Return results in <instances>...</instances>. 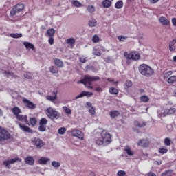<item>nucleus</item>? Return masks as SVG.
<instances>
[{
  "instance_id": "nucleus-45",
  "label": "nucleus",
  "mask_w": 176,
  "mask_h": 176,
  "mask_svg": "<svg viewBox=\"0 0 176 176\" xmlns=\"http://www.w3.org/2000/svg\"><path fill=\"white\" fill-rule=\"evenodd\" d=\"M50 72L52 74H57L58 72V69H57V68H56V67H54V66H51L50 67Z\"/></svg>"
},
{
  "instance_id": "nucleus-20",
  "label": "nucleus",
  "mask_w": 176,
  "mask_h": 176,
  "mask_svg": "<svg viewBox=\"0 0 176 176\" xmlns=\"http://www.w3.org/2000/svg\"><path fill=\"white\" fill-rule=\"evenodd\" d=\"M57 93L58 91H55L52 93V94H54V96H46V98L47 100H48V101H52V102L54 101H56V100H57Z\"/></svg>"
},
{
  "instance_id": "nucleus-55",
  "label": "nucleus",
  "mask_w": 176,
  "mask_h": 176,
  "mask_svg": "<svg viewBox=\"0 0 176 176\" xmlns=\"http://www.w3.org/2000/svg\"><path fill=\"white\" fill-rule=\"evenodd\" d=\"M79 61H80V63H82L83 64H85V63H86L87 61V60L86 59V58L85 56H81L79 58Z\"/></svg>"
},
{
  "instance_id": "nucleus-35",
  "label": "nucleus",
  "mask_w": 176,
  "mask_h": 176,
  "mask_svg": "<svg viewBox=\"0 0 176 176\" xmlns=\"http://www.w3.org/2000/svg\"><path fill=\"white\" fill-rule=\"evenodd\" d=\"M158 152L159 153H161V155H164V153H167V152H168V149H167L166 147H160Z\"/></svg>"
},
{
  "instance_id": "nucleus-39",
  "label": "nucleus",
  "mask_w": 176,
  "mask_h": 176,
  "mask_svg": "<svg viewBox=\"0 0 176 176\" xmlns=\"http://www.w3.org/2000/svg\"><path fill=\"white\" fill-rule=\"evenodd\" d=\"M175 82H176V76H172L169 77L167 80V82L170 84L174 83Z\"/></svg>"
},
{
  "instance_id": "nucleus-43",
  "label": "nucleus",
  "mask_w": 176,
  "mask_h": 176,
  "mask_svg": "<svg viewBox=\"0 0 176 176\" xmlns=\"http://www.w3.org/2000/svg\"><path fill=\"white\" fill-rule=\"evenodd\" d=\"M63 111L67 113V115H71L72 113V111H71V109L67 107L66 106L63 107Z\"/></svg>"
},
{
  "instance_id": "nucleus-18",
  "label": "nucleus",
  "mask_w": 176,
  "mask_h": 176,
  "mask_svg": "<svg viewBox=\"0 0 176 176\" xmlns=\"http://www.w3.org/2000/svg\"><path fill=\"white\" fill-rule=\"evenodd\" d=\"M102 6L103 8L108 9L111 8V6H112V1H111L110 0H104L102 2Z\"/></svg>"
},
{
  "instance_id": "nucleus-44",
  "label": "nucleus",
  "mask_w": 176,
  "mask_h": 176,
  "mask_svg": "<svg viewBox=\"0 0 176 176\" xmlns=\"http://www.w3.org/2000/svg\"><path fill=\"white\" fill-rule=\"evenodd\" d=\"M67 131V129L65 127H61L58 129V133L60 135H63L65 134V132Z\"/></svg>"
},
{
  "instance_id": "nucleus-5",
  "label": "nucleus",
  "mask_w": 176,
  "mask_h": 176,
  "mask_svg": "<svg viewBox=\"0 0 176 176\" xmlns=\"http://www.w3.org/2000/svg\"><path fill=\"white\" fill-rule=\"evenodd\" d=\"M25 8V6L23 3H19L15 5L10 10V16L13 17V16H16L17 13H21Z\"/></svg>"
},
{
  "instance_id": "nucleus-21",
  "label": "nucleus",
  "mask_w": 176,
  "mask_h": 176,
  "mask_svg": "<svg viewBox=\"0 0 176 176\" xmlns=\"http://www.w3.org/2000/svg\"><path fill=\"white\" fill-rule=\"evenodd\" d=\"M12 112L13 115H14L15 118H16V116H19V115H20L21 109H20L19 107H14L12 109Z\"/></svg>"
},
{
  "instance_id": "nucleus-29",
  "label": "nucleus",
  "mask_w": 176,
  "mask_h": 176,
  "mask_svg": "<svg viewBox=\"0 0 176 176\" xmlns=\"http://www.w3.org/2000/svg\"><path fill=\"white\" fill-rule=\"evenodd\" d=\"M109 93H110V94H119V90L115 87H110L109 89Z\"/></svg>"
},
{
  "instance_id": "nucleus-26",
  "label": "nucleus",
  "mask_w": 176,
  "mask_h": 176,
  "mask_svg": "<svg viewBox=\"0 0 176 176\" xmlns=\"http://www.w3.org/2000/svg\"><path fill=\"white\" fill-rule=\"evenodd\" d=\"M50 160L49 158L45 157H42L38 160V163H39V164H47V162H50Z\"/></svg>"
},
{
  "instance_id": "nucleus-56",
  "label": "nucleus",
  "mask_w": 176,
  "mask_h": 176,
  "mask_svg": "<svg viewBox=\"0 0 176 176\" xmlns=\"http://www.w3.org/2000/svg\"><path fill=\"white\" fill-rule=\"evenodd\" d=\"M24 77H25L26 79H31V78H32V76L31 75V73L28 72V73H25V74H24Z\"/></svg>"
},
{
  "instance_id": "nucleus-34",
  "label": "nucleus",
  "mask_w": 176,
  "mask_h": 176,
  "mask_svg": "<svg viewBox=\"0 0 176 176\" xmlns=\"http://www.w3.org/2000/svg\"><path fill=\"white\" fill-rule=\"evenodd\" d=\"M124 151L129 156H133L134 155V153L131 151V148H130V147L126 146L124 148Z\"/></svg>"
},
{
  "instance_id": "nucleus-31",
  "label": "nucleus",
  "mask_w": 176,
  "mask_h": 176,
  "mask_svg": "<svg viewBox=\"0 0 176 176\" xmlns=\"http://www.w3.org/2000/svg\"><path fill=\"white\" fill-rule=\"evenodd\" d=\"M72 4L76 8H82V3L76 0L72 1Z\"/></svg>"
},
{
  "instance_id": "nucleus-12",
  "label": "nucleus",
  "mask_w": 176,
  "mask_h": 176,
  "mask_svg": "<svg viewBox=\"0 0 176 176\" xmlns=\"http://www.w3.org/2000/svg\"><path fill=\"white\" fill-rule=\"evenodd\" d=\"M47 124V120L45 118H43L40 120L38 130L41 132H43L46 130V126Z\"/></svg>"
},
{
  "instance_id": "nucleus-54",
  "label": "nucleus",
  "mask_w": 176,
  "mask_h": 176,
  "mask_svg": "<svg viewBox=\"0 0 176 176\" xmlns=\"http://www.w3.org/2000/svg\"><path fill=\"white\" fill-rule=\"evenodd\" d=\"M117 175H118V176H124V175H126V171H124V170H119L117 173Z\"/></svg>"
},
{
  "instance_id": "nucleus-63",
  "label": "nucleus",
  "mask_w": 176,
  "mask_h": 176,
  "mask_svg": "<svg viewBox=\"0 0 176 176\" xmlns=\"http://www.w3.org/2000/svg\"><path fill=\"white\" fill-rule=\"evenodd\" d=\"M148 176H156V174H155L153 172H150L148 173L147 175Z\"/></svg>"
},
{
  "instance_id": "nucleus-46",
  "label": "nucleus",
  "mask_w": 176,
  "mask_h": 176,
  "mask_svg": "<svg viewBox=\"0 0 176 176\" xmlns=\"http://www.w3.org/2000/svg\"><path fill=\"white\" fill-rule=\"evenodd\" d=\"M87 9L89 13L96 12V8L93 6H89Z\"/></svg>"
},
{
  "instance_id": "nucleus-24",
  "label": "nucleus",
  "mask_w": 176,
  "mask_h": 176,
  "mask_svg": "<svg viewBox=\"0 0 176 176\" xmlns=\"http://www.w3.org/2000/svg\"><path fill=\"white\" fill-rule=\"evenodd\" d=\"M23 45L26 49H32V50H35V46L30 42H24Z\"/></svg>"
},
{
  "instance_id": "nucleus-38",
  "label": "nucleus",
  "mask_w": 176,
  "mask_h": 176,
  "mask_svg": "<svg viewBox=\"0 0 176 176\" xmlns=\"http://www.w3.org/2000/svg\"><path fill=\"white\" fill-rule=\"evenodd\" d=\"M140 101L142 102H148L149 101V97L146 95H143L140 97Z\"/></svg>"
},
{
  "instance_id": "nucleus-52",
  "label": "nucleus",
  "mask_w": 176,
  "mask_h": 176,
  "mask_svg": "<svg viewBox=\"0 0 176 176\" xmlns=\"http://www.w3.org/2000/svg\"><path fill=\"white\" fill-rule=\"evenodd\" d=\"M127 36H118V39L120 41V42H124L126 41V38Z\"/></svg>"
},
{
  "instance_id": "nucleus-23",
  "label": "nucleus",
  "mask_w": 176,
  "mask_h": 176,
  "mask_svg": "<svg viewBox=\"0 0 176 176\" xmlns=\"http://www.w3.org/2000/svg\"><path fill=\"white\" fill-rule=\"evenodd\" d=\"M54 64L58 68H63V67H64V63H63V61L61 60H60L58 58H56L54 60Z\"/></svg>"
},
{
  "instance_id": "nucleus-53",
  "label": "nucleus",
  "mask_w": 176,
  "mask_h": 176,
  "mask_svg": "<svg viewBox=\"0 0 176 176\" xmlns=\"http://www.w3.org/2000/svg\"><path fill=\"white\" fill-rule=\"evenodd\" d=\"M93 54L95 56H101V52H100L97 49H94L93 51Z\"/></svg>"
},
{
  "instance_id": "nucleus-41",
  "label": "nucleus",
  "mask_w": 176,
  "mask_h": 176,
  "mask_svg": "<svg viewBox=\"0 0 176 176\" xmlns=\"http://www.w3.org/2000/svg\"><path fill=\"white\" fill-rule=\"evenodd\" d=\"M30 123L31 124V126H32V127H35V126H36V118H32L30 119Z\"/></svg>"
},
{
  "instance_id": "nucleus-13",
  "label": "nucleus",
  "mask_w": 176,
  "mask_h": 176,
  "mask_svg": "<svg viewBox=\"0 0 176 176\" xmlns=\"http://www.w3.org/2000/svg\"><path fill=\"white\" fill-rule=\"evenodd\" d=\"M149 140L148 139H142L139 140L137 145L138 146H142V148H148L149 146Z\"/></svg>"
},
{
  "instance_id": "nucleus-33",
  "label": "nucleus",
  "mask_w": 176,
  "mask_h": 176,
  "mask_svg": "<svg viewBox=\"0 0 176 176\" xmlns=\"http://www.w3.org/2000/svg\"><path fill=\"white\" fill-rule=\"evenodd\" d=\"M109 115H110L111 118H112L113 119V118H116V116H119L120 113L118 111L115 110V111H111L110 112Z\"/></svg>"
},
{
  "instance_id": "nucleus-32",
  "label": "nucleus",
  "mask_w": 176,
  "mask_h": 176,
  "mask_svg": "<svg viewBox=\"0 0 176 176\" xmlns=\"http://www.w3.org/2000/svg\"><path fill=\"white\" fill-rule=\"evenodd\" d=\"M116 9H122L123 8V1H118L115 4Z\"/></svg>"
},
{
  "instance_id": "nucleus-11",
  "label": "nucleus",
  "mask_w": 176,
  "mask_h": 176,
  "mask_svg": "<svg viewBox=\"0 0 176 176\" xmlns=\"http://www.w3.org/2000/svg\"><path fill=\"white\" fill-rule=\"evenodd\" d=\"M16 162H19V163H21L22 160L21 158L15 157L12 160H8L4 161L3 162V164H4L5 167H7L8 168H9V165L14 164V163H16Z\"/></svg>"
},
{
  "instance_id": "nucleus-59",
  "label": "nucleus",
  "mask_w": 176,
  "mask_h": 176,
  "mask_svg": "<svg viewBox=\"0 0 176 176\" xmlns=\"http://www.w3.org/2000/svg\"><path fill=\"white\" fill-rule=\"evenodd\" d=\"M175 45H169L170 52H175Z\"/></svg>"
},
{
  "instance_id": "nucleus-58",
  "label": "nucleus",
  "mask_w": 176,
  "mask_h": 176,
  "mask_svg": "<svg viewBox=\"0 0 176 176\" xmlns=\"http://www.w3.org/2000/svg\"><path fill=\"white\" fill-rule=\"evenodd\" d=\"M176 44V38L173 39V41H170L169 45L170 46H175Z\"/></svg>"
},
{
  "instance_id": "nucleus-27",
  "label": "nucleus",
  "mask_w": 176,
  "mask_h": 176,
  "mask_svg": "<svg viewBox=\"0 0 176 176\" xmlns=\"http://www.w3.org/2000/svg\"><path fill=\"white\" fill-rule=\"evenodd\" d=\"M3 74L6 75V78H9V76H12V78H17V76L14 75V73L10 71L5 70Z\"/></svg>"
},
{
  "instance_id": "nucleus-30",
  "label": "nucleus",
  "mask_w": 176,
  "mask_h": 176,
  "mask_svg": "<svg viewBox=\"0 0 176 176\" xmlns=\"http://www.w3.org/2000/svg\"><path fill=\"white\" fill-rule=\"evenodd\" d=\"M66 43L67 45H70L71 46H74L75 45V38H69L66 40Z\"/></svg>"
},
{
  "instance_id": "nucleus-47",
  "label": "nucleus",
  "mask_w": 176,
  "mask_h": 176,
  "mask_svg": "<svg viewBox=\"0 0 176 176\" xmlns=\"http://www.w3.org/2000/svg\"><path fill=\"white\" fill-rule=\"evenodd\" d=\"M92 41L94 43H98V42H100V37L97 34H95L92 38Z\"/></svg>"
},
{
  "instance_id": "nucleus-28",
  "label": "nucleus",
  "mask_w": 176,
  "mask_h": 176,
  "mask_svg": "<svg viewBox=\"0 0 176 176\" xmlns=\"http://www.w3.org/2000/svg\"><path fill=\"white\" fill-rule=\"evenodd\" d=\"M54 34H56V30L53 28L48 29L47 30V34L50 38L54 36Z\"/></svg>"
},
{
  "instance_id": "nucleus-49",
  "label": "nucleus",
  "mask_w": 176,
  "mask_h": 176,
  "mask_svg": "<svg viewBox=\"0 0 176 176\" xmlns=\"http://www.w3.org/2000/svg\"><path fill=\"white\" fill-rule=\"evenodd\" d=\"M52 166H53V167L58 168V167H60V166H61V164H60V162H58L57 161H53L52 162Z\"/></svg>"
},
{
  "instance_id": "nucleus-25",
  "label": "nucleus",
  "mask_w": 176,
  "mask_h": 176,
  "mask_svg": "<svg viewBox=\"0 0 176 176\" xmlns=\"http://www.w3.org/2000/svg\"><path fill=\"white\" fill-rule=\"evenodd\" d=\"M134 124L137 127H145L146 126V123L144 121H135Z\"/></svg>"
},
{
  "instance_id": "nucleus-6",
  "label": "nucleus",
  "mask_w": 176,
  "mask_h": 176,
  "mask_svg": "<svg viewBox=\"0 0 176 176\" xmlns=\"http://www.w3.org/2000/svg\"><path fill=\"white\" fill-rule=\"evenodd\" d=\"M47 116L50 119H58L60 118V113H58V111L54 110L52 107L47 109Z\"/></svg>"
},
{
  "instance_id": "nucleus-51",
  "label": "nucleus",
  "mask_w": 176,
  "mask_h": 176,
  "mask_svg": "<svg viewBox=\"0 0 176 176\" xmlns=\"http://www.w3.org/2000/svg\"><path fill=\"white\" fill-rule=\"evenodd\" d=\"M89 113L91 115H96V109L93 108V107H91V108L89 109Z\"/></svg>"
},
{
  "instance_id": "nucleus-40",
  "label": "nucleus",
  "mask_w": 176,
  "mask_h": 176,
  "mask_svg": "<svg viewBox=\"0 0 176 176\" xmlns=\"http://www.w3.org/2000/svg\"><path fill=\"white\" fill-rule=\"evenodd\" d=\"M131 86H133V82L130 80H127L124 84L125 89H129V87H131Z\"/></svg>"
},
{
  "instance_id": "nucleus-14",
  "label": "nucleus",
  "mask_w": 176,
  "mask_h": 176,
  "mask_svg": "<svg viewBox=\"0 0 176 176\" xmlns=\"http://www.w3.org/2000/svg\"><path fill=\"white\" fill-rule=\"evenodd\" d=\"M16 119L18 120L19 122L24 123V124H28V116H27L19 114L16 117Z\"/></svg>"
},
{
  "instance_id": "nucleus-10",
  "label": "nucleus",
  "mask_w": 176,
  "mask_h": 176,
  "mask_svg": "<svg viewBox=\"0 0 176 176\" xmlns=\"http://www.w3.org/2000/svg\"><path fill=\"white\" fill-rule=\"evenodd\" d=\"M25 107L28 109H35L36 108V104H34V102L30 101L28 99L23 98L22 100Z\"/></svg>"
},
{
  "instance_id": "nucleus-3",
  "label": "nucleus",
  "mask_w": 176,
  "mask_h": 176,
  "mask_svg": "<svg viewBox=\"0 0 176 176\" xmlns=\"http://www.w3.org/2000/svg\"><path fill=\"white\" fill-rule=\"evenodd\" d=\"M138 71L141 75L146 76V78H149L155 74V70L146 64H141L138 67Z\"/></svg>"
},
{
  "instance_id": "nucleus-62",
  "label": "nucleus",
  "mask_w": 176,
  "mask_h": 176,
  "mask_svg": "<svg viewBox=\"0 0 176 176\" xmlns=\"http://www.w3.org/2000/svg\"><path fill=\"white\" fill-rule=\"evenodd\" d=\"M150 3L152 4H155V3H157V2H159V0H148Z\"/></svg>"
},
{
  "instance_id": "nucleus-57",
  "label": "nucleus",
  "mask_w": 176,
  "mask_h": 176,
  "mask_svg": "<svg viewBox=\"0 0 176 176\" xmlns=\"http://www.w3.org/2000/svg\"><path fill=\"white\" fill-rule=\"evenodd\" d=\"M48 43H50V45H54V38L53 37H50L48 39Z\"/></svg>"
},
{
  "instance_id": "nucleus-60",
  "label": "nucleus",
  "mask_w": 176,
  "mask_h": 176,
  "mask_svg": "<svg viewBox=\"0 0 176 176\" xmlns=\"http://www.w3.org/2000/svg\"><path fill=\"white\" fill-rule=\"evenodd\" d=\"M95 91H97L98 93H101L102 91V88L98 87L95 89Z\"/></svg>"
},
{
  "instance_id": "nucleus-7",
  "label": "nucleus",
  "mask_w": 176,
  "mask_h": 176,
  "mask_svg": "<svg viewBox=\"0 0 176 176\" xmlns=\"http://www.w3.org/2000/svg\"><path fill=\"white\" fill-rule=\"evenodd\" d=\"M31 142L32 145H34L37 149H41V148H43L45 146V143L42 139L39 138H34L31 140Z\"/></svg>"
},
{
  "instance_id": "nucleus-50",
  "label": "nucleus",
  "mask_w": 176,
  "mask_h": 176,
  "mask_svg": "<svg viewBox=\"0 0 176 176\" xmlns=\"http://www.w3.org/2000/svg\"><path fill=\"white\" fill-rule=\"evenodd\" d=\"M164 144L166 146H170V145H171V140H170L168 138H165Z\"/></svg>"
},
{
  "instance_id": "nucleus-22",
  "label": "nucleus",
  "mask_w": 176,
  "mask_h": 176,
  "mask_svg": "<svg viewBox=\"0 0 176 176\" xmlns=\"http://www.w3.org/2000/svg\"><path fill=\"white\" fill-rule=\"evenodd\" d=\"M164 113L165 115H173L175 113V108L171 107L170 109H166L164 110Z\"/></svg>"
},
{
  "instance_id": "nucleus-4",
  "label": "nucleus",
  "mask_w": 176,
  "mask_h": 176,
  "mask_svg": "<svg viewBox=\"0 0 176 176\" xmlns=\"http://www.w3.org/2000/svg\"><path fill=\"white\" fill-rule=\"evenodd\" d=\"M12 138V135L8 131V130L0 126V142H5Z\"/></svg>"
},
{
  "instance_id": "nucleus-61",
  "label": "nucleus",
  "mask_w": 176,
  "mask_h": 176,
  "mask_svg": "<svg viewBox=\"0 0 176 176\" xmlns=\"http://www.w3.org/2000/svg\"><path fill=\"white\" fill-rule=\"evenodd\" d=\"M172 24L174 27H176V18L172 19Z\"/></svg>"
},
{
  "instance_id": "nucleus-36",
  "label": "nucleus",
  "mask_w": 176,
  "mask_h": 176,
  "mask_svg": "<svg viewBox=\"0 0 176 176\" xmlns=\"http://www.w3.org/2000/svg\"><path fill=\"white\" fill-rule=\"evenodd\" d=\"M10 36L11 38H17L23 37V34H21V33H12L10 34Z\"/></svg>"
},
{
  "instance_id": "nucleus-15",
  "label": "nucleus",
  "mask_w": 176,
  "mask_h": 176,
  "mask_svg": "<svg viewBox=\"0 0 176 176\" xmlns=\"http://www.w3.org/2000/svg\"><path fill=\"white\" fill-rule=\"evenodd\" d=\"M93 96V92L82 91L79 95L76 97V100L78 98H82V97H91Z\"/></svg>"
},
{
  "instance_id": "nucleus-19",
  "label": "nucleus",
  "mask_w": 176,
  "mask_h": 176,
  "mask_svg": "<svg viewBox=\"0 0 176 176\" xmlns=\"http://www.w3.org/2000/svg\"><path fill=\"white\" fill-rule=\"evenodd\" d=\"M25 162L29 166H33L34 163H35V160H34V157L29 156L25 159Z\"/></svg>"
},
{
  "instance_id": "nucleus-48",
  "label": "nucleus",
  "mask_w": 176,
  "mask_h": 176,
  "mask_svg": "<svg viewBox=\"0 0 176 176\" xmlns=\"http://www.w3.org/2000/svg\"><path fill=\"white\" fill-rule=\"evenodd\" d=\"M173 173L172 170H166L162 173L161 176H171V174Z\"/></svg>"
},
{
  "instance_id": "nucleus-8",
  "label": "nucleus",
  "mask_w": 176,
  "mask_h": 176,
  "mask_svg": "<svg viewBox=\"0 0 176 176\" xmlns=\"http://www.w3.org/2000/svg\"><path fill=\"white\" fill-rule=\"evenodd\" d=\"M124 56L128 58L129 60H140L141 58V56L139 55L136 52H131L129 54L127 52L124 53Z\"/></svg>"
},
{
  "instance_id": "nucleus-9",
  "label": "nucleus",
  "mask_w": 176,
  "mask_h": 176,
  "mask_svg": "<svg viewBox=\"0 0 176 176\" xmlns=\"http://www.w3.org/2000/svg\"><path fill=\"white\" fill-rule=\"evenodd\" d=\"M70 133L72 137H76L77 138H79V140H83L85 138L83 133L78 129H71Z\"/></svg>"
},
{
  "instance_id": "nucleus-1",
  "label": "nucleus",
  "mask_w": 176,
  "mask_h": 176,
  "mask_svg": "<svg viewBox=\"0 0 176 176\" xmlns=\"http://www.w3.org/2000/svg\"><path fill=\"white\" fill-rule=\"evenodd\" d=\"M112 135L109 134L107 131L103 130L100 134V137H99L96 140V145H104V146H107V145H109L112 141Z\"/></svg>"
},
{
  "instance_id": "nucleus-17",
  "label": "nucleus",
  "mask_w": 176,
  "mask_h": 176,
  "mask_svg": "<svg viewBox=\"0 0 176 176\" xmlns=\"http://www.w3.org/2000/svg\"><path fill=\"white\" fill-rule=\"evenodd\" d=\"M159 22L160 23V24H162V25H170V21L168 19H167V18H166L164 16H161L159 18Z\"/></svg>"
},
{
  "instance_id": "nucleus-42",
  "label": "nucleus",
  "mask_w": 176,
  "mask_h": 176,
  "mask_svg": "<svg viewBox=\"0 0 176 176\" xmlns=\"http://www.w3.org/2000/svg\"><path fill=\"white\" fill-rule=\"evenodd\" d=\"M88 25L89 27H96L97 25V21L92 19L89 21Z\"/></svg>"
},
{
  "instance_id": "nucleus-37",
  "label": "nucleus",
  "mask_w": 176,
  "mask_h": 176,
  "mask_svg": "<svg viewBox=\"0 0 176 176\" xmlns=\"http://www.w3.org/2000/svg\"><path fill=\"white\" fill-rule=\"evenodd\" d=\"M171 75H173V71H168V72L164 73L163 78H164V79H168V78H170V76H171Z\"/></svg>"
},
{
  "instance_id": "nucleus-64",
  "label": "nucleus",
  "mask_w": 176,
  "mask_h": 176,
  "mask_svg": "<svg viewBox=\"0 0 176 176\" xmlns=\"http://www.w3.org/2000/svg\"><path fill=\"white\" fill-rule=\"evenodd\" d=\"M107 80L108 82H115V79L111 78H108L107 79Z\"/></svg>"
},
{
  "instance_id": "nucleus-16",
  "label": "nucleus",
  "mask_w": 176,
  "mask_h": 176,
  "mask_svg": "<svg viewBox=\"0 0 176 176\" xmlns=\"http://www.w3.org/2000/svg\"><path fill=\"white\" fill-rule=\"evenodd\" d=\"M19 126L22 131H25V133H32V129H31V128L28 127V126H25V124L19 123Z\"/></svg>"
},
{
  "instance_id": "nucleus-2",
  "label": "nucleus",
  "mask_w": 176,
  "mask_h": 176,
  "mask_svg": "<svg viewBox=\"0 0 176 176\" xmlns=\"http://www.w3.org/2000/svg\"><path fill=\"white\" fill-rule=\"evenodd\" d=\"M97 80H100L99 76L85 75L82 79L78 81V83H82V85H84L85 87H87V89L93 90L94 87L91 86L93 85V82H97Z\"/></svg>"
}]
</instances>
